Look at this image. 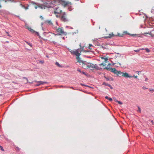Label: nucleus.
Instances as JSON below:
<instances>
[{"label":"nucleus","instance_id":"nucleus-2","mask_svg":"<svg viewBox=\"0 0 154 154\" xmlns=\"http://www.w3.org/2000/svg\"><path fill=\"white\" fill-rule=\"evenodd\" d=\"M52 3L51 1H47L43 3L42 4L38 5V7L42 9H46L52 7Z\"/></svg>","mask_w":154,"mask_h":154},{"label":"nucleus","instance_id":"nucleus-6","mask_svg":"<svg viewBox=\"0 0 154 154\" xmlns=\"http://www.w3.org/2000/svg\"><path fill=\"white\" fill-rule=\"evenodd\" d=\"M61 20L64 22H67L68 21V19L67 17L66 14L65 12H63L61 14Z\"/></svg>","mask_w":154,"mask_h":154},{"label":"nucleus","instance_id":"nucleus-26","mask_svg":"<svg viewBox=\"0 0 154 154\" xmlns=\"http://www.w3.org/2000/svg\"><path fill=\"white\" fill-rule=\"evenodd\" d=\"M0 149H1L2 150V151H3L4 150V149L1 146H0Z\"/></svg>","mask_w":154,"mask_h":154},{"label":"nucleus","instance_id":"nucleus-34","mask_svg":"<svg viewBox=\"0 0 154 154\" xmlns=\"http://www.w3.org/2000/svg\"><path fill=\"white\" fill-rule=\"evenodd\" d=\"M109 87H110L111 89H113V87L110 85H109Z\"/></svg>","mask_w":154,"mask_h":154},{"label":"nucleus","instance_id":"nucleus-7","mask_svg":"<svg viewBox=\"0 0 154 154\" xmlns=\"http://www.w3.org/2000/svg\"><path fill=\"white\" fill-rule=\"evenodd\" d=\"M106 37V38H111L113 37L116 36H119V37H122V35H120L119 33H117L116 34H114L113 33H110Z\"/></svg>","mask_w":154,"mask_h":154},{"label":"nucleus","instance_id":"nucleus-41","mask_svg":"<svg viewBox=\"0 0 154 154\" xmlns=\"http://www.w3.org/2000/svg\"><path fill=\"white\" fill-rule=\"evenodd\" d=\"M69 51H70V52H71V51H74V50H71V49H69Z\"/></svg>","mask_w":154,"mask_h":154},{"label":"nucleus","instance_id":"nucleus-45","mask_svg":"<svg viewBox=\"0 0 154 154\" xmlns=\"http://www.w3.org/2000/svg\"><path fill=\"white\" fill-rule=\"evenodd\" d=\"M29 45H30L31 46H31V45H30L29 44Z\"/></svg>","mask_w":154,"mask_h":154},{"label":"nucleus","instance_id":"nucleus-31","mask_svg":"<svg viewBox=\"0 0 154 154\" xmlns=\"http://www.w3.org/2000/svg\"><path fill=\"white\" fill-rule=\"evenodd\" d=\"M23 79H25L26 81H27V82L28 83V79L26 78V77H23Z\"/></svg>","mask_w":154,"mask_h":154},{"label":"nucleus","instance_id":"nucleus-21","mask_svg":"<svg viewBox=\"0 0 154 154\" xmlns=\"http://www.w3.org/2000/svg\"><path fill=\"white\" fill-rule=\"evenodd\" d=\"M56 64L59 67L61 66L59 64V63L57 62H56Z\"/></svg>","mask_w":154,"mask_h":154},{"label":"nucleus","instance_id":"nucleus-5","mask_svg":"<svg viewBox=\"0 0 154 154\" xmlns=\"http://www.w3.org/2000/svg\"><path fill=\"white\" fill-rule=\"evenodd\" d=\"M56 30L58 33V34L59 35H66V33L64 31L62 28H56Z\"/></svg>","mask_w":154,"mask_h":154},{"label":"nucleus","instance_id":"nucleus-32","mask_svg":"<svg viewBox=\"0 0 154 154\" xmlns=\"http://www.w3.org/2000/svg\"><path fill=\"white\" fill-rule=\"evenodd\" d=\"M108 100L110 101H112V99L111 98H109V99Z\"/></svg>","mask_w":154,"mask_h":154},{"label":"nucleus","instance_id":"nucleus-14","mask_svg":"<svg viewBox=\"0 0 154 154\" xmlns=\"http://www.w3.org/2000/svg\"><path fill=\"white\" fill-rule=\"evenodd\" d=\"M50 25H52L53 23L51 20H48L46 21Z\"/></svg>","mask_w":154,"mask_h":154},{"label":"nucleus","instance_id":"nucleus-44","mask_svg":"<svg viewBox=\"0 0 154 154\" xmlns=\"http://www.w3.org/2000/svg\"><path fill=\"white\" fill-rule=\"evenodd\" d=\"M81 85H83V86H85V85H84L82 84H81Z\"/></svg>","mask_w":154,"mask_h":154},{"label":"nucleus","instance_id":"nucleus-46","mask_svg":"<svg viewBox=\"0 0 154 154\" xmlns=\"http://www.w3.org/2000/svg\"><path fill=\"white\" fill-rule=\"evenodd\" d=\"M6 32V33H7V34H8V32Z\"/></svg>","mask_w":154,"mask_h":154},{"label":"nucleus","instance_id":"nucleus-13","mask_svg":"<svg viewBox=\"0 0 154 154\" xmlns=\"http://www.w3.org/2000/svg\"><path fill=\"white\" fill-rule=\"evenodd\" d=\"M61 4L63 5L64 6H66L68 4V3L66 2H62Z\"/></svg>","mask_w":154,"mask_h":154},{"label":"nucleus","instance_id":"nucleus-23","mask_svg":"<svg viewBox=\"0 0 154 154\" xmlns=\"http://www.w3.org/2000/svg\"><path fill=\"white\" fill-rule=\"evenodd\" d=\"M145 50L147 52L149 53L150 52V50L148 49V48H146L145 49Z\"/></svg>","mask_w":154,"mask_h":154},{"label":"nucleus","instance_id":"nucleus-25","mask_svg":"<svg viewBox=\"0 0 154 154\" xmlns=\"http://www.w3.org/2000/svg\"><path fill=\"white\" fill-rule=\"evenodd\" d=\"M140 49H137V50H134V51H135V52H139V51H140Z\"/></svg>","mask_w":154,"mask_h":154},{"label":"nucleus","instance_id":"nucleus-29","mask_svg":"<svg viewBox=\"0 0 154 154\" xmlns=\"http://www.w3.org/2000/svg\"><path fill=\"white\" fill-rule=\"evenodd\" d=\"M40 17L41 18V19L42 20H43V17L42 16H40Z\"/></svg>","mask_w":154,"mask_h":154},{"label":"nucleus","instance_id":"nucleus-33","mask_svg":"<svg viewBox=\"0 0 154 154\" xmlns=\"http://www.w3.org/2000/svg\"><path fill=\"white\" fill-rule=\"evenodd\" d=\"M77 71H79V72H80V73H81L82 72L81 71V70H80V69H77Z\"/></svg>","mask_w":154,"mask_h":154},{"label":"nucleus","instance_id":"nucleus-20","mask_svg":"<svg viewBox=\"0 0 154 154\" xmlns=\"http://www.w3.org/2000/svg\"><path fill=\"white\" fill-rule=\"evenodd\" d=\"M93 45H91V44H89V45L88 47V48L89 49H92V48H91V47H93Z\"/></svg>","mask_w":154,"mask_h":154},{"label":"nucleus","instance_id":"nucleus-35","mask_svg":"<svg viewBox=\"0 0 154 154\" xmlns=\"http://www.w3.org/2000/svg\"><path fill=\"white\" fill-rule=\"evenodd\" d=\"M105 98L106 99H109V97H108V96H106L105 97Z\"/></svg>","mask_w":154,"mask_h":154},{"label":"nucleus","instance_id":"nucleus-16","mask_svg":"<svg viewBox=\"0 0 154 154\" xmlns=\"http://www.w3.org/2000/svg\"><path fill=\"white\" fill-rule=\"evenodd\" d=\"M101 59H103L104 60V62L105 63H107L108 61V59L107 58H104L103 57H101Z\"/></svg>","mask_w":154,"mask_h":154},{"label":"nucleus","instance_id":"nucleus-37","mask_svg":"<svg viewBox=\"0 0 154 154\" xmlns=\"http://www.w3.org/2000/svg\"><path fill=\"white\" fill-rule=\"evenodd\" d=\"M81 73H82L83 74L86 75L85 73V72H82Z\"/></svg>","mask_w":154,"mask_h":154},{"label":"nucleus","instance_id":"nucleus-9","mask_svg":"<svg viewBox=\"0 0 154 154\" xmlns=\"http://www.w3.org/2000/svg\"><path fill=\"white\" fill-rule=\"evenodd\" d=\"M104 69H106L108 71H110L111 72L114 73L113 71L115 70V68H112L111 67H105L104 68Z\"/></svg>","mask_w":154,"mask_h":154},{"label":"nucleus","instance_id":"nucleus-19","mask_svg":"<svg viewBox=\"0 0 154 154\" xmlns=\"http://www.w3.org/2000/svg\"><path fill=\"white\" fill-rule=\"evenodd\" d=\"M115 101L117 102L118 103H119L120 104H122V103L121 102L116 100V99H115Z\"/></svg>","mask_w":154,"mask_h":154},{"label":"nucleus","instance_id":"nucleus-10","mask_svg":"<svg viewBox=\"0 0 154 154\" xmlns=\"http://www.w3.org/2000/svg\"><path fill=\"white\" fill-rule=\"evenodd\" d=\"M35 82H37L38 83H40V84L41 85H44V84L47 83V82H42V81H35Z\"/></svg>","mask_w":154,"mask_h":154},{"label":"nucleus","instance_id":"nucleus-18","mask_svg":"<svg viewBox=\"0 0 154 154\" xmlns=\"http://www.w3.org/2000/svg\"><path fill=\"white\" fill-rule=\"evenodd\" d=\"M128 34V32H127V31H124L123 33V34H120V35H122V36H123V35H125V34Z\"/></svg>","mask_w":154,"mask_h":154},{"label":"nucleus","instance_id":"nucleus-4","mask_svg":"<svg viewBox=\"0 0 154 154\" xmlns=\"http://www.w3.org/2000/svg\"><path fill=\"white\" fill-rule=\"evenodd\" d=\"M85 65H84V64H82V65H83V67L84 68H86L87 67H88L90 69H93L95 68L99 70H101L102 68L100 67L97 66L96 64L88 63L86 65L85 63Z\"/></svg>","mask_w":154,"mask_h":154},{"label":"nucleus","instance_id":"nucleus-1","mask_svg":"<svg viewBox=\"0 0 154 154\" xmlns=\"http://www.w3.org/2000/svg\"><path fill=\"white\" fill-rule=\"evenodd\" d=\"M82 51V50L81 49H78L75 51H71V53L72 54L75 55L76 56V58L78 62L81 63L83 64H84V65H85V62L81 60L79 58V56L81 54Z\"/></svg>","mask_w":154,"mask_h":154},{"label":"nucleus","instance_id":"nucleus-11","mask_svg":"<svg viewBox=\"0 0 154 154\" xmlns=\"http://www.w3.org/2000/svg\"><path fill=\"white\" fill-rule=\"evenodd\" d=\"M106 65V64L105 63H101L99 64L100 66V67L102 68V69L103 68L104 69V66H105Z\"/></svg>","mask_w":154,"mask_h":154},{"label":"nucleus","instance_id":"nucleus-40","mask_svg":"<svg viewBox=\"0 0 154 154\" xmlns=\"http://www.w3.org/2000/svg\"><path fill=\"white\" fill-rule=\"evenodd\" d=\"M38 6H35V9H37V8H38Z\"/></svg>","mask_w":154,"mask_h":154},{"label":"nucleus","instance_id":"nucleus-30","mask_svg":"<svg viewBox=\"0 0 154 154\" xmlns=\"http://www.w3.org/2000/svg\"><path fill=\"white\" fill-rule=\"evenodd\" d=\"M133 76L132 77H134V78H137V75L135 76V75H134V76Z\"/></svg>","mask_w":154,"mask_h":154},{"label":"nucleus","instance_id":"nucleus-28","mask_svg":"<svg viewBox=\"0 0 154 154\" xmlns=\"http://www.w3.org/2000/svg\"><path fill=\"white\" fill-rule=\"evenodd\" d=\"M41 85V84H40V83H38V84H36V85H35V86H39V85Z\"/></svg>","mask_w":154,"mask_h":154},{"label":"nucleus","instance_id":"nucleus-3","mask_svg":"<svg viewBox=\"0 0 154 154\" xmlns=\"http://www.w3.org/2000/svg\"><path fill=\"white\" fill-rule=\"evenodd\" d=\"M113 71L114 72V73L118 76H122L125 78H132L133 77L132 76L129 75L128 73L126 72L124 73L120 71H118L116 69Z\"/></svg>","mask_w":154,"mask_h":154},{"label":"nucleus","instance_id":"nucleus-17","mask_svg":"<svg viewBox=\"0 0 154 154\" xmlns=\"http://www.w3.org/2000/svg\"><path fill=\"white\" fill-rule=\"evenodd\" d=\"M101 59H103L104 60V62L105 63H107L108 61V59L107 58H104L103 57H101Z\"/></svg>","mask_w":154,"mask_h":154},{"label":"nucleus","instance_id":"nucleus-39","mask_svg":"<svg viewBox=\"0 0 154 154\" xmlns=\"http://www.w3.org/2000/svg\"><path fill=\"white\" fill-rule=\"evenodd\" d=\"M140 49V50H144L145 49H144V48H140V49Z\"/></svg>","mask_w":154,"mask_h":154},{"label":"nucleus","instance_id":"nucleus-47","mask_svg":"<svg viewBox=\"0 0 154 154\" xmlns=\"http://www.w3.org/2000/svg\"><path fill=\"white\" fill-rule=\"evenodd\" d=\"M33 82H32L31 83V84H32V83H33Z\"/></svg>","mask_w":154,"mask_h":154},{"label":"nucleus","instance_id":"nucleus-15","mask_svg":"<svg viewBox=\"0 0 154 154\" xmlns=\"http://www.w3.org/2000/svg\"><path fill=\"white\" fill-rule=\"evenodd\" d=\"M101 59H103L104 60V62L105 63H107L108 61V59L107 58H104L103 57H101Z\"/></svg>","mask_w":154,"mask_h":154},{"label":"nucleus","instance_id":"nucleus-24","mask_svg":"<svg viewBox=\"0 0 154 154\" xmlns=\"http://www.w3.org/2000/svg\"><path fill=\"white\" fill-rule=\"evenodd\" d=\"M103 85H105L108 86H109V85H110L106 83H104L103 84Z\"/></svg>","mask_w":154,"mask_h":154},{"label":"nucleus","instance_id":"nucleus-38","mask_svg":"<svg viewBox=\"0 0 154 154\" xmlns=\"http://www.w3.org/2000/svg\"><path fill=\"white\" fill-rule=\"evenodd\" d=\"M137 74L138 75H139V73L140 72V71H137Z\"/></svg>","mask_w":154,"mask_h":154},{"label":"nucleus","instance_id":"nucleus-8","mask_svg":"<svg viewBox=\"0 0 154 154\" xmlns=\"http://www.w3.org/2000/svg\"><path fill=\"white\" fill-rule=\"evenodd\" d=\"M62 12V10L60 9L59 7L57 8L54 11V13L55 14H60Z\"/></svg>","mask_w":154,"mask_h":154},{"label":"nucleus","instance_id":"nucleus-43","mask_svg":"<svg viewBox=\"0 0 154 154\" xmlns=\"http://www.w3.org/2000/svg\"><path fill=\"white\" fill-rule=\"evenodd\" d=\"M143 89H146V88H145V87H143Z\"/></svg>","mask_w":154,"mask_h":154},{"label":"nucleus","instance_id":"nucleus-27","mask_svg":"<svg viewBox=\"0 0 154 154\" xmlns=\"http://www.w3.org/2000/svg\"><path fill=\"white\" fill-rule=\"evenodd\" d=\"M149 90L150 91H154V89H149Z\"/></svg>","mask_w":154,"mask_h":154},{"label":"nucleus","instance_id":"nucleus-42","mask_svg":"<svg viewBox=\"0 0 154 154\" xmlns=\"http://www.w3.org/2000/svg\"><path fill=\"white\" fill-rule=\"evenodd\" d=\"M40 62L42 63H43V61H40Z\"/></svg>","mask_w":154,"mask_h":154},{"label":"nucleus","instance_id":"nucleus-36","mask_svg":"<svg viewBox=\"0 0 154 154\" xmlns=\"http://www.w3.org/2000/svg\"><path fill=\"white\" fill-rule=\"evenodd\" d=\"M151 122L152 123V125H153V124H154V122H153V121L152 120H151Z\"/></svg>","mask_w":154,"mask_h":154},{"label":"nucleus","instance_id":"nucleus-22","mask_svg":"<svg viewBox=\"0 0 154 154\" xmlns=\"http://www.w3.org/2000/svg\"><path fill=\"white\" fill-rule=\"evenodd\" d=\"M138 110H137V111L139 112L140 113L141 112V109L140 108V107L139 106L138 107Z\"/></svg>","mask_w":154,"mask_h":154},{"label":"nucleus","instance_id":"nucleus-12","mask_svg":"<svg viewBox=\"0 0 154 154\" xmlns=\"http://www.w3.org/2000/svg\"><path fill=\"white\" fill-rule=\"evenodd\" d=\"M27 29L29 30V31L31 32H35L31 28L29 27H27Z\"/></svg>","mask_w":154,"mask_h":154}]
</instances>
